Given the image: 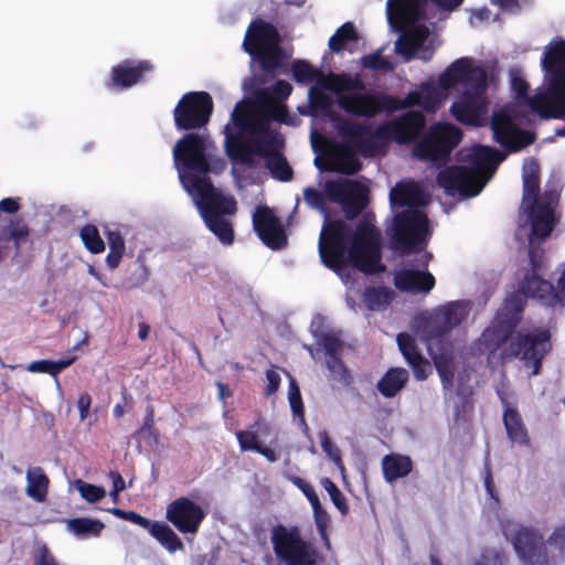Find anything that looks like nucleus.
<instances>
[{
    "mask_svg": "<svg viewBox=\"0 0 565 565\" xmlns=\"http://www.w3.org/2000/svg\"><path fill=\"white\" fill-rule=\"evenodd\" d=\"M349 236L350 227L344 221L333 220L324 224L319 239V254L328 268L339 271L349 260L365 275L385 270L381 264L379 233L372 223L364 218L358 224L348 248Z\"/></svg>",
    "mask_w": 565,
    "mask_h": 565,
    "instance_id": "1",
    "label": "nucleus"
},
{
    "mask_svg": "<svg viewBox=\"0 0 565 565\" xmlns=\"http://www.w3.org/2000/svg\"><path fill=\"white\" fill-rule=\"evenodd\" d=\"M438 84L443 89L461 84L463 92L452 103L450 111L463 125H481L488 114V73L483 66L475 65L469 57L458 58L439 75Z\"/></svg>",
    "mask_w": 565,
    "mask_h": 565,
    "instance_id": "2",
    "label": "nucleus"
},
{
    "mask_svg": "<svg viewBox=\"0 0 565 565\" xmlns=\"http://www.w3.org/2000/svg\"><path fill=\"white\" fill-rule=\"evenodd\" d=\"M258 131L266 135L264 140H256L253 147L244 137L233 131L230 125L224 127L225 152L234 163H242L247 167L254 164V154L265 158V167L273 178L281 182H288L294 177V171L286 157L280 151L285 146L284 137L269 130L266 122H259Z\"/></svg>",
    "mask_w": 565,
    "mask_h": 565,
    "instance_id": "3",
    "label": "nucleus"
},
{
    "mask_svg": "<svg viewBox=\"0 0 565 565\" xmlns=\"http://www.w3.org/2000/svg\"><path fill=\"white\" fill-rule=\"evenodd\" d=\"M189 185L196 198V204L206 227L222 244L232 245L235 238L234 230L225 216L236 213V200L231 195H224L209 178L192 175L189 178Z\"/></svg>",
    "mask_w": 565,
    "mask_h": 565,
    "instance_id": "4",
    "label": "nucleus"
},
{
    "mask_svg": "<svg viewBox=\"0 0 565 565\" xmlns=\"http://www.w3.org/2000/svg\"><path fill=\"white\" fill-rule=\"evenodd\" d=\"M327 199L341 205L348 220L355 218L369 204V189L350 179L328 181L324 193L308 186L303 190L307 205L323 214L327 213Z\"/></svg>",
    "mask_w": 565,
    "mask_h": 565,
    "instance_id": "5",
    "label": "nucleus"
},
{
    "mask_svg": "<svg viewBox=\"0 0 565 565\" xmlns=\"http://www.w3.org/2000/svg\"><path fill=\"white\" fill-rule=\"evenodd\" d=\"M270 543L280 565H322L324 556L308 541L297 525L276 524L270 530Z\"/></svg>",
    "mask_w": 565,
    "mask_h": 565,
    "instance_id": "6",
    "label": "nucleus"
},
{
    "mask_svg": "<svg viewBox=\"0 0 565 565\" xmlns=\"http://www.w3.org/2000/svg\"><path fill=\"white\" fill-rule=\"evenodd\" d=\"M551 333L546 329H534L530 332H516L503 350L507 358H520L524 365L532 369L531 374L537 375L542 369L544 356L551 351Z\"/></svg>",
    "mask_w": 565,
    "mask_h": 565,
    "instance_id": "7",
    "label": "nucleus"
},
{
    "mask_svg": "<svg viewBox=\"0 0 565 565\" xmlns=\"http://www.w3.org/2000/svg\"><path fill=\"white\" fill-rule=\"evenodd\" d=\"M462 131L450 124H435L414 147L416 158L431 162H445L460 143Z\"/></svg>",
    "mask_w": 565,
    "mask_h": 565,
    "instance_id": "8",
    "label": "nucleus"
},
{
    "mask_svg": "<svg viewBox=\"0 0 565 565\" xmlns=\"http://www.w3.org/2000/svg\"><path fill=\"white\" fill-rule=\"evenodd\" d=\"M213 109L214 103L207 92H188L181 96L173 109L174 126L179 131L205 128Z\"/></svg>",
    "mask_w": 565,
    "mask_h": 565,
    "instance_id": "9",
    "label": "nucleus"
},
{
    "mask_svg": "<svg viewBox=\"0 0 565 565\" xmlns=\"http://www.w3.org/2000/svg\"><path fill=\"white\" fill-rule=\"evenodd\" d=\"M393 245L402 255L409 254L426 239L428 218L419 210L408 209L394 216Z\"/></svg>",
    "mask_w": 565,
    "mask_h": 565,
    "instance_id": "10",
    "label": "nucleus"
},
{
    "mask_svg": "<svg viewBox=\"0 0 565 565\" xmlns=\"http://www.w3.org/2000/svg\"><path fill=\"white\" fill-rule=\"evenodd\" d=\"M175 164H182L192 175L207 178L211 166L206 156V138L188 132L173 147ZM190 175L188 177V179Z\"/></svg>",
    "mask_w": 565,
    "mask_h": 565,
    "instance_id": "11",
    "label": "nucleus"
},
{
    "mask_svg": "<svg viewBox=\"0 0 565 565\" xmlns=\"http://www.w3.org/2000/svg\"><path fill=\"white\" fill-rule=\"evenodd\" d=\"M426 125L425 115L419 110H409L399 117L381 124L373 137L394 140L399 145L415 141L423 132Z\"/></svg>",
    "mask_w": 565,
    "mask_h": 565,
    "instance_id": "12",
    "label": "nucleus"
},
{
    "mask_svg": "<svg viewBox=\"0 0 565 565\" xmlns=\"http://www.w3.org/2000/svg\"><path fill=\"white\" fill-rule=\"evenodd\" d=\"M437 183L449 196L473 198L484 188L487 180L476 178L475 170L463 166H450L437 174Z\"/></svg>",
    "mask_w": 565,
    "mask_h": 565,
    "instance_id": "13",
    "label": "nucleus"
},
{
    "mask_svg": "<svg viewBox=\"0 0 565 565\" xmlns=\"http://www.w3.org/2000/svg\"><path fill=\"white\" fill-rule=\"evenodd\" d=\"M205 515L203 508L188 497L177 498L166 509V519L183 534H195Z\"/></svg>",
    "mask_w": 565,
    "mask_h": 565,
    "instance_id": "14",
    "label": "nucleus"
},
{
    "mask_svg": "<svg viewBox=\"0 0 565 565\" xmlns=\"http://www.w3.org/2000/svg\"><path fill=\"white\" fill-rule=\"evenodd\" d=\"M385 99V93L371 92H352L337 96V103L342 110L347 114L365 118H373L382 113L387 114Z\"/></svg>",
    "mask_w": 565,
    "mask_h": 565,
    "instance_id": "15",
    "label": "nucleus"
},
{
    "mask_svg": "<svg viewBox=\"0 0 565 565\" xmlns=\"http://www.w3.org/2000/svg\"><path fill=\"white\" fill-rule=\"evenodd\" d=\"M253 227L267 247L280 249L287 245V235L281 222L267 205L256 206L253 213Z\"/></svg>",
    "mask_w": 565,
    "mask_h": 565,
    "instance_id": "16",
    "label": "nucleus"
},
{
    "mask_svg": "<svg viewBox=\"0 0 565 565\" xmlns=\"http://www.w3.org/2000/svg\"><path fill=\"white\" fill-rule=\"evenodd\" d=\"M512 544L523 565H550L544 539L534 530L527 527L516 530Z\"/></svg>",
    "mask_w": 565,
    "mask_h": 565,
    "instance_id": "17",
    "label": "nucleus"
},
{
    "mask_svg": "<svg viewBox=\"0 0 565 565\" xmlns=\"http://www.w3.org/2000/svg\"><path fill=\"white\" fill-rule=\"evenodd\" d=\"M543 119L565 116V87L558 79L548 81L546 94H535L524 100Z\"/></svg>",
    "mask_w": 565,
    "mask_h": 565,
    "instance_id": "18",
    "label": "nucleus"
},
{
    "mask_svg": "<svg viewBox=\"0 0 565 565\" xmlns=\"http://www.w3.org/2000/svg\"><path fill=\"white\" fill-rule=\"evenodd\" d=\"M494 139L510 152H516L535 141V134L520 129L507 114L495 115L491 122Z\"/></svg>",
    "mask_w": 565,
    "mask_h": 565,
    "instance_id": "19",
    "label": "nucleus"
},
{
    "mask_svg": "<svg viewBox=\"0 0 565 565\" xmlns=\"http://www.w3.org/2000/svg\"><path fill=\"white\" fill-rule=\"evenodd\" d=\"M469 313V301H449L434 310L429 320V333L433 338H443L457 328Z\"/></svg>",
    "mask_w": 565,
    "mask_h": 565,
    "instance_id": "20",
    "label": "nucleus"
},
{
    "mask_svg": "<svg viewBox=\"0 0 565 565\" xmlns=\"http://www.w3.org/2000/svg\"><path fill=\"white\" fill-rule=\"evenodd\" d=\"M326 164H321L319 158L315 164L322 171L335 172L345 175H354L362 169L353 148L348 143H332L324 152Z\"/></svg>",
    "mask_w": 565,
    "mask_h": 565,
    "instance_id": "21",
    "label": "nucleus"
},
{
    "mask_svg": "<svg viewBox=\"0 0 565 565\" xmlns=\"http://www.w3.org/2000/svg\"><path fill=\"white\" fill-rule=\"evenodd\" d=\"M333 126L338 134L349 142L364 157L373 156L377 149L376 145L370 139L372 136L369 125L351 121L342 116L331 117Z\"/></svg>",
    "mask_w": 565,
    "mask_h": 565,
    "instance_id": "22",
    "label": "nucleus"
},
{
    "mask_svg": "<svg viewBox=\"0 0 565 565\" xmlns=\"http://www.w3.org/2000/svg\"><path fill=\"white\" fill-rule=\"evenodd\" d=\"M280 34L277 28L258 18L253 20L245 33L243 47L248 55L280 43Z\"/></svg>",
    "mask_w": 565,
    "mask_h": 565,
    "instance_id": "23",
    "label": "nucleus"
},
{
    "mask_svg": "<svg viewBox=\"0 0 565 565\" xmlns=\"http://www.w3.org/2000/svg\"><path fill=\"white\" fill-rule=\"evenodd\" d=\"M393 282L401 292L428 295L436 286V278L428 269L402 268L395 273Z\"/></svg>",
    "mask_w": 565,
    "mask_h": 565,
    "instance_id": "24",
    "label": "nucleus"
},
{
    "mask_svg": "<svg viewBox=\"0 0 565 565\" xmlns=\"http://www.w3.org/2000/svg\"><path fill=\"white\" fill-rule=\"evenodd\" d=\"M126 521L148 530L151 536H153L170 553H175L184 547L181 539L163 521L149 520L135 511L128 512Z\"/></svg>",
    "mask_w": 565,
    "mask_h": 565,
    "instance_id": "25",
    "label": "nucleus"
},
{
    "mask_svg": "<svg viewBox=\"0 0 565 565\" xmlns=\"http://www.w3.org/2000/svg\"><path fill=\"white\" fill-rule=\"evenodd\" d=\"M153 70L150 61L143 60L137 63L125 61L121 64L111 67L110 78L106 86L113 88H128L139 83L146 73Z\"/></svg>",
    "mask_w": 565,
    "mask_h": 565,
    "instance_id": "26",
    "label": "nucleus"
},
{
    "mask_svg": "<svg viewBox=\"0 0 565 565\" xmlns=\"http://www.w3.org/2000/svg\"><path fill=\"white\" fill-rule=\"evenodd\" d=\"M504 159L505 154L500 150L478 145L469 154V162L471 163L469 170H475L477 179L488 181L486 177H491Z\"/></svg>",
    "mask_w": 565,
    "mask_h": 565,
    "instance_id": "27",
    "label": "nucleus"
},
{
    "mask_svg": "<svg viewBox=\"0 0 565 565\" xmlns=\"http://www.w3.org/2000/svg\"><path fill=\"white\" fill-rule=\"evenodd\" d=\"M424 0H387L386 13L390 23L395 21L405 24H414L424 19Z\"/></svg>",
    "mask_w": 565,
    "mask_h": 565,
    "instance_id": "28",
    "label": "nucleus"
},
{
    "mask_svg": "<svg viewBox=\"0 0 565 565\" xmlns=\"http://www.w3.org/2000/svg\"><path fill=\"white\" fill-rule=\"evenodd\" d=\"M531 222L529 236L539 239L540 243L546 239L553 231L554 212L548 203H536L535 205L523 206Z\"/></svg>",
    "mask_w": 565,
    "mask_h": 565,
    "instance_id": "29",
    "label": "nucleus"
},
{
    "mask_svg": "<svg viewBox=\"0 0 565 565\" xmlns=\"http://www.w3.org/2000/svg\"><path fill=\"white\" fill-rule=\"evenodd\" d=\"M396 341L401 353L412 367L416 380H426L430 371V364L418 350L415 339L411 334L403 332L397 335Z\"/></svg>",
    "mask_w": 565,
    "mask_h": 565,
    "instance_id": "30",
    "label": "nucleus"
},
{
    "mask_svg": "<svg viewBox=\"0 0 565 565\" xmlns=\"http://www.w3.org/2000/svg\"><path fill=\"white\" fill-rule=\"evenodd\" d=\"M390 202L392 206H407L417 210L425 206L426 195L423 188L415 181H401L391 189Z\"/></svg>",
    "mask_w": 565,
    "mask_h": 565,
    "instance_id": "31",
    "label": "nucleus"
},
{
    "mask_svg": "<svg viewBox=\"0 0 565 565\" xmlns=\"http://www.w3.org/2000/svg\"><path fill=\"white\" fill-rule=\"evenodd\" d=\"M521 289L526 297L536 298L546 306L561 305L557 287L541 278L536 273L525 275Z\"/></svg>",
    "mask_w": 565,
    "mask_h": 565,
    "instance_id": "32",
    "label": "nucleus"
},
{
    "mask_svg": "<svg viewBox=\"0 0 565 565\" xmlns=\"http://www.w3.org/2000/svg\"><path fill=\"white\" fill-rule=\"evenodd\" d=\"M503 405V424L509 439L519 445H529L530 437L518 409L510 406L503 393L498 392Z\"/></svg>",
    "mask_w": 565,
    "mask_h": 565,
    "instance_id": "33",
    "label": "nucleus"
},
{
    "mask_svg": "<svg viewBox=\"0 0 565 565\" xmlns=\"http://www.w3.org/2000/svg\"><path fill=\"white\" fill-rule=\"evenodd\" d=\"M548 81L558 79L565 87V40L550 43L542 60Z\"/></svg>",
    "mask_w": 565,
    "mask_h": 565,
    "instance_id": "34",
    "label": "nucleus"
},
{
    "mask_svg": "<svg viewBox=\"0 0 565 565\" xmlns=\"http://www.w3.org/2000/svg\"><path fill=\"white\" fill-rule=\"evenodd\" d=\"M428 38L426 26H417L411 31L403 32L395 42V52L404 57L406 62L416 58V53L424 45Z\"/></svg>",
    "mask_w": 565,
    "mask_h": 565,
    "instance_id": "35",
    "label": "nucleus"
},
{
    "mask_svg": "<svg viewBox=\"0 0 565 565\" xmlns=\"http://www.w3.org/2000/svg\"><path fill=\"white\" fill-rule=\"evenodd\" d=\"M540 195V166L533 159H526L523 164V198L522 206L535 205Z\"/></svg>",
    "mask_w": 565,
    "mask_h": 565,
    "instance_id": "36",
    "label": "nucleus"
},
{
    "mask_svg": "<svg viewBox=\"0 0 565 565\" xmlns=\"http://www.w3.org/2000/svg\"><path fill=\"white\" fill-rule=\"evenodd\" d=\"M253 58L258 61L262 71L267 75H276L290 58V55L279 44H275L270 47L264 49L257 54L250 55Z\"/></svg>",
    "mask_w": 565,
    "mask_h": 565,
    "instance_id": "37",
    "label": "nucleus"
},
{
    "mask_svg": "<svg viewBox=\"0 0 565 565\" xmlns=\"http://www.w3.org/2000/svg\"><path fill=\"white\" fill-rule=\"evenodd\" d=\"M409 380L408 372L403 367H391L376 384L380 394L386 398H392L401 392Z\"/></svg>",
    "mask_w": 565,
    "mask_h": 565,
    "instance_id": "38",
    "label": "nucleus"
},
{
    "mask_svg": "<svg viewBox=\"0 0 565 565\" xmlns=\"http://www.w3.org/2000/svg\"><path fill=\"white\" fill-rule=\"evenodd\" d=\"M413 462L409 457L399 454H388L382 459V470L385 481L393 483L397 479L408 476Z\"/></svg>",
    "mask_w": 565,
    "mask_h": 565,
    "instance_id": "39",
    "label": "nucleus"
},
{
    "mask_svg": "<svg viewBox=\"0 0 565 565\" xmlns=\"http://www.w3.org/2000/svg\"><path fill=\"white\" fill-rule=\"evenodd\" d=\"M386 108L387 114H393L398 110L412 108L415 106H422L425 109L434 108V98L430 95L423 96L422 93L417 90L409 92L405 98H398L396 96H392L386 94Z\"/></svg>",
    "mask_w": 565,
    "mask_h": 565,
    "instance_id": "40",
    "label": "nucleus"
},
{
    "mask_svg": "<svg viewBox=\"0 0 565 565\" xmlns=\"http://www.w3.org/2000/svg\"><path fill=\"white\" fill-rule=\"evenodd\" d=\"M31 228L22 217L10 218L8 225L0 231V239L4 242H13L15 254L18 255L21 245L26 242Z\"/></svg>",
    "mask_w": 565,
    "mask_h": 565,
    "instance_id": "41",
    "label": "nucleus"
},
{
    "mask_svg": "<svg viewBox=\"0 0 565 565\" xmlns=\"http://www.w3.org/2000/svg\"><path fill=\"white\" fill-rule=\"evenodd\" d=\"M394 291L385 286H370L363 290L362 301L371 311L386 308L394 299Z\"/></svg>",
    "mask_w": 565,
    "mask_h": 565,
    "instance_id": "42",
    "label": "nucleus"
},
{
    "mask_svg": "<svg viewBox=\"0 0 565 565\" xmlns=\"http://www.w3.org/2000/svg\"><path fill=\"white\" fill-rule=\"evenodd\" d=\"M522 309L523 308L520 298L513 297L507 299L503 303V307L498 311L494 321L515 332V329L521 320Z\"/></svg>",
    "mask_w": 565,
    "mask_h": 565,
    "instance_id": "43",
    "label": "nucleus"
},
{
    "mask_svg": "<svg viewBox=\"0 0 565 565\" xmlns=\"http://www.w3.org/2000/svg\"><path fill=\"white\" fill-rule=\"evenodd\" d=\"M319 83L327 89L340 94L352 93L354 89L364 88L363 82L354 79L345 74H331L328 78L322 76Z\"/></svg>",
    "mask_w": 565,
    "mask_h": 565,
    "instance_id": "44",
    "label": "nucleus"
},
{
    "mask_svg": "<svg viewBox=\"0 0 565 565\" xmlns=\"http://www.w3.org/2000/svg\"><path fill=\"white\" fill-rule=\"evenodd\" d=\"M268 425L260 417L247 430H237L235 433L236 439L242 451H255L259 446L258 435L260 431L265 434L268 431Z\"/></svg>",
    "mask_w": 565,
    "mask_h": 565,
    "instance_id": "45",
    "label": "nucleus"
},
{
    "mask_svg": "<svg viewBox=\"0 0 565 565\" xmlns=\"http://www.w3.org/2000/svg\"><path fill=\"white\" fill-rule=\"evenodd\" d=\"M513 331L493 321L492 327L483 331L482 341L487 350H489L491 353H494L509 340L511 341L513 339Z\"/></svg>",
    "mask_w": 565,
    "mask_h": 565,
    "instance_id": "46",
    "label": "nucleus"
},
{
    "mask_svg": "<svg viewBox=\"0 0 565 565\" xmlns=\"http://www.w3.org/2000/svg\"><path fill=\"white\" fill-rule=\"evenodd\" d=\"M231 119L233 126L228 124L233 131L239 134L247 131L253 127V107L249 103L242 100L237 103L232 111Z\"/></svg>",
    "mask_w": 565,
    "mask_h": 565,
    "instance_id": "47",
    "label": "nucleus"
},
{
    "mask_svg": "<svg viewBox=\"0 0 565 565\" xmlns=\"http://www.w3.org/2000/svg\"><path fill=\"white\" fill-rule=\"evenodd\" d=\"M28 489L26 493L29 497L34 499L36 502H43L47 494L49 478L42 471L41 468H36L34 471H29Z\"/></svg>",
    "mask_w": 565,
    "mask_h": 565,
    "instance_id": "48",
    "label": "nucleus"
},
{
    "mask_svg": "<svg viewBox=\"0 0 565 565\" xmlns=\"http://www.w3.org/2000/svg\"><path fill=\"white\" fill-rule=\"evenodd\" d=\"M105 524L89 518H74L67 521V529L78 536H99Z\"/></svg>",
    "mask_w": 565,
    "mask_h": 565,
    "instance_id": "49",
    "label": "nucleus"
},
{
    "mask_svg": "<svg viewBox=\"0 0 565 565\" xmlns=\"http://www.w3.org/2000/svg\"><path fill=\"white\" fill-rule=\"evenodd\" d=\"M358 32L352 22L343 23L329 39V49L332 53H340L350 41H356Z\"/></svg>",
    "mask_w": 565,
    "mask_h": 565,
    "instance_id": "50",
    "label": "nucleus"
},
{
    "mask_svg": "<svg viewBox=\"0 0 565 565\" xmlns=\"http://www.w3.org/2000/svg\"><path fill=\"white\" fill-rule=\"evenodd\" d=\"M288 399L294 416L299 418L300 425L303 428V431L307 434L309 431V427L305 418V406L301 397V392L297 382L294 379H291L289 383Z\"/></svg>",
    "mask_w": 565,
    "mask_h": 565,
    "instance_id": "51",
    "label": "nucleus"
},
{
    "mask_svg": "<svg viewBox=\"0 0 565 565\" xmlns=\"http://www.w3.org/2000/svg\"><path fill=\"white\" fill-rule=\"evenodd\" d=\"M79 237L85 248L92 254H100L105 250V243L94 224H86L79 230Z\"/></svg>",
    "mask_w": 565,
    "mask_h": 565,
    "instance_id": "52",
    "label": "nucleus"
},
{
    "mask_svg": "<svg viewBox=\"0 0 565 565\" xmlns=\"http://www.w3.org/2000/svg\"><path fill=\"white\" fill-rule=\"evenodd\" d=\"M291 72L294 79L301 84H308L316 79L319 82L322 78L321 72L305 60L294 61Z\"/></svg>",
    "mask_w": 565,
    "mask_h": 565,
    "instance_id": "53",
    "label": "nucleus"
},
{
    "mask_svg": "<svg viewBox=\"0 0 565 565\" xmlns=\"http://www.w3.org/2000/svg\"><path fill=\"white\" fill-rule=\"evenodd\" d=\"M74 362V358L58 361L38 360L31 362L26 370L31 373H46L56 376L64 369L68 367Z\"/></svg>",
    "mask_w": 565,
    "mask_h": 565,
    "instance_id": "54",
    "label": "nucleus"
},
{
    "mask_svg": "<svg viewBox=\"0 0 565 565\" xmlns=\"http://www.w3.org/2000/svg\"><path fill=\"white\" fill-rule=\"evenodd\" d=\"M264 110L268 119L280 124H290L287 106L280 100H276L273 96H266L264 99Z\"/></svg>",
    "mask_w": 565,
    "mask_h": 565,
    "instance_id": "55",
    "label": "nucleus"
},
{
    "mask_svg": "<svg viewBox=\"0 0 565 565\" xmlns=\"http://www.w3.org/2000/svg\"><path fill=\"white\" fill-rule=\"evenodd\" d=\"M326 364L334 381L339 382L343 386H350L353 383V376L341 356L327 359Z\"/></svg>",
    "mask_w": 565,
    "mask_h": 565,
    "instance_id": "56",
    "label": "nucleus"
},
{
    "mask_svg": "<svg viewBox=\"0 0 565 565\" xmlns=\"http://www.w3.org/2000/svg\"><path fill=\"white\" fill-rule=\"evenodd\" d=\"M383 50H377L372 54L364 55L361 58L362 66L372 71L393 72L396 64L382 55Z\"/></svg>",
    "mask_w": 565,
    "mask_h": 565,
    "instance_id": "57",
    "label": "nucleus"
},
{
    "mask_svg": "<svg viewBox=\"0 0 565 565\" xmlns=\"http://www.w3.org/2000/svg\"><path fill=\"white\" fill-rule=\"evenodd\" d=\"M321 484L330 495V499L334 507L340 511L342 515H347L349 513L347 498L338 488V486L330 478L327 477L321 479Z\"/></svg>",
    "mask_w": 565,
    "mask_h": 565,
    "instance_id": "58",
    "label": "nucleus"
},
{
    "mask_svg": "<svg viewBox=\"0 0 565 565\" xmlns=\"http://www.w3.org/2000/svg\"><path fill=\"white\" fill-rule=\"evenodd\" d=\"M76 487L81 497L89 503L98 502L106 494L104 488L84 482L82 480L77 481Z\"/></svg>",
    "mask_w": 565,
    "mask_h": 565,
    "instance_id": "59",
    "label": "nucleus"
},
{
    "mask_svg": "<svg viewBox=\"0 0 565 565\" xmlns=\"http://www.w3.org/2000/svg\"><path fill=\"white\" fill-rule=\"evenodd\" d=\"M327 354V359L341 356L342 341L332 333H323L319 341Z\"/></svg>",
    "mask_w": 565,
    "mask_h": 565,
    "instance_id": "60",
    "label": "nucleus"
},
{
    "mask_svg": "<svg viewBox=\"0 0 565 565\" xmlns=\"http://www.w3.org/2000/svg\"><path fill=\"white\" fill-rule=\"evenodd\" d=\"M319 437L322 450L326 452V455L333 461L335 466H338L341 470H344L340 449L333 445L329 434L323 430L320 433Z\"/></svg>",
    "mask_w": 565,
    "mask_h": 565,
    "instance_id": "61",
    "label": "nucleus"
},
{
    "mask_svg": "<svg viewBox=\"0 0 565 565\" xmlns=\"http://www.w3.org/2000/svg\"><path fill=\"white\" fill-rule=\"evenodd\" d=\"M154 408L152 405H149L146 411V416L143 419L142 426L136 431V435L147 438L151 437L154 439V443H158V433L154 429Z\"/></svg>",
    "mask_w": 565,
    "mask_h": 565,
    "instance_id": "62",
    "label": "nucleus"
},
{
    "mask_svg": "<svg viewBox=\"0 0 565 565\" xmlns=\"http://www.w3.org/2000/svg\"><path fill=\"white\" fill-rule=\"evenodd\" d=\"M435 366L441 380L444 388L451 387L454 382V372L450 369L449 361L443 358L435 359Z\"/></svg>",
    "mask_w": 565,
    "mask_h": 565,
    "instance_id": "63",
    "label": "nucleus"
},
{
    "mask_svg": "<svg viewBox=\"0 0 565 565\" xmlns=\"http://www.w3.org/2000/svg\"><path fill=\"white\" fill-rule=\"evenodd\" d=\"M504 555L497 550H484L475 565H503Z\"/></svg>",
    "mask_w": 565,
    "mask_h": 565,
    "instance_id": "64",
    "label": "nucleus"
}]
</instances>
